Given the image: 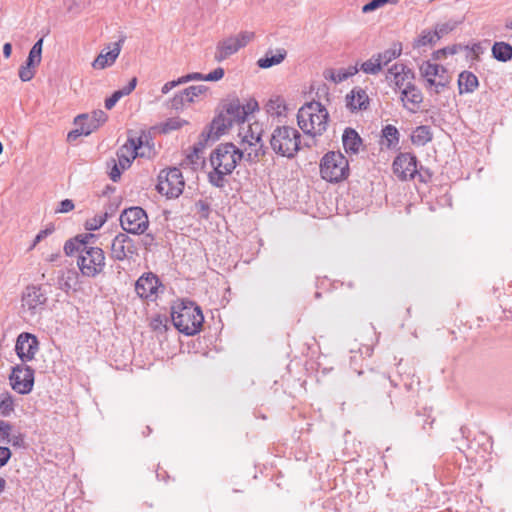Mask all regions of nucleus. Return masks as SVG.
Returning <instances> with one entry per match:
<instances>
[{
  "mask_svg": "<svg viewBox=\"0 0 512 512\" xmlns=\"http://www.w3.org/2000/svg\"><path fill=\"white\" fill-rule=\"evenodd\" d=\"M244 152L233 143H221L210 154L211 171L208 172V182L216 188H224L227 176L231 175L238 162L243 159Z\"/></svg>",
  "mask_w": 512,
  "mask_h": 512,
  "instance_id": "obj_1",
  "label": "nucleus"
},
{
  "mask_svg": "<svg viewBox=\"0 0 512 512\" xmlns=\"http://www.w3.org/2000/svg\"><path fill=\"white\" fill-rule=\"evenodd\" d=\"M171 319L174 327L187 336L197 334L204 322L200 307L188 300L178 301L172 306Z\"/></svg>",
  "mask_w": 512,
  "mask_h": 512,
  "instance_id": "obj_2",
  "label": "nucleus"
},
{
  "mask_svg": "<svg viewBox=\"0 0 512 512\" xmlns=\"http://www.w3.org/2000/svg\"><path fill=\"white\" fill-rule=\"evenodd\" d=\"M328 119L327 109L317 101L306 103L297 113L298 126L312 137L322 135L326 131Z\"/></svg>",
  "mask_w": 512,
  "mask_h": 512,
  "instance_id": "obj_3",
  "label": "nucleus"
},
{
  "mask_svg": "<svg viewBox=\"0 0 512 512\" xmlns=\"http://www.w3.org/2000/svg\"><path fill=\"white\" fill-rule=\"evenodd\" d=\"M272 150L282 157L292 159L301 148V134L291 126H277L270 137Z\"/></svg>",
  "mask_w": 512,
  "mask_h": 512,
  "instance_id": "obj_4",
  "label": "nucleus"
},
{
  "mask_svg": "<svg viewBox=\"0 0 512 512\" xmlns=\"http://www.w3.org/2000/svg\"><path fill=\"white\" fill-rule=\"evenodd\" d=\"M320 174L324 180L338 183L349 175L348 160L342 153L330 151L321 159Z\"/></svg>",
  "mask_w": 512,
  "mask_h": 512,
  "instance_id": "obj_5",
  "label": "nucleus"
},
{
  "mask_svg": "<svg viewBox=\"0 0 512 512\" xmlns=\"http://www.w3.org/2000/svg\"><path fill=\"white\" fill-rule=\"evenodd\" d=\"M105 259V253L101 248L89 244L82 254L78 255L77 266L82 276L95 278L104 271Z\"/></svg>",
  "mask_w": 512,
  "mask_h": 512,
  "instance_id": "obj_6",
  "label": "nucleus"
},
{
  "mask_svg": "<svg viewBox=\"0 0 512 512\" xmlns=\"http://www.w3.org/2000/svg\"><path fill=\"white\" fill-rule=\"evenodd\" d=\"M185 181L177 167L162 170L158 175L157 191L168 199L178 198L184 190Z\"/></svg>",
  "mask_w": 512,
  "mask_h": 512,
  "instance_id": "obj_7",
  "label": "nucleus"
},
{
  "mask_svg": "<svg viewBox=\"0 0 512 512\" xmlns=\"http://www.w3.org/2000/svg\"><path fill=\"white\" fill-rule=\"evenodd\" d=\"M120 224L127 233L139 235L147 230L149 220L143 208L130 207L120 215Z\"/></svg>",
  "mask_w": 512,
  "mask_h": 512,
  "instance_id": "obj_8",
  "label": "nucleus"
},
{
  "mask_svg": "<svg viewBox=\"0 0 512 512\" xmlns=\"http://www.w3.org/2000/svg\"><path fill=\"white\" fill-rule=\"evenodd\" d=\"M11 387L19 394H29L34 386V370L28 365H16L9 376Z\"/></svg>",
  "mask_w": 512,
  "mask_h": 512,
  "instance_id": "obj_9",
  "label": "nucleus"
},
{
  "mask_svg": "<svg viewBox=\"0 0 512 512\" xmlns=\"http://www.w3.org/2000/svg\"><path fill=\"white\" fill-rule=\"evenodd\" d=\"M110 257L115 261L130 260L137 255V247L126 233H118L112 240Z\"/></svg>",
  "mask_w": 512,
  "mask_h": 512,
  "instance_id": "obj_10",
  "label": "nucleus"
},
{
  "mask_svg": "<svg viewBox=\"0 0 512 512\" xmlns=\"http://www.w3.org/2000/svg\"><path fill=\"white\" fill-rule=\"evenodd\" d=\"M420 72L426 78L429 86H435L437 94L449 83V79L446 76L447 70L441 65L425 62L420 67Z\"/></svg>",
  "mask_w": 512,
  "mask_h": 512,
  "instance_id": "obj_11",
  "label": "nucleus"
},
{
  "mask_svg": "<svg viewBox=\"0 0 512 512\" xmlns=\"http://www.w3.org/2000/svg\"><path fill=\"white\" fill-rule=\"evenodd\" d=\"M47 302L46 292L41 286L29 285L22 294V306L27 308L31 315L42 310Z\"/></svg>",
  "mask_w": 512,
  "mask_h": 512,
  "instance_id": "obj_12",
  "label": "nucleus"
},
{
  "mask_svg": "<svg viewBox=\"0 0 512 512\" xmlns=\"http://www.w3.org/2000/svg\"><path fill=\"white\" fill-rule=\"evenodd\" d=\"M393 171L401 180L413 179L418 173L417 157L411 153H400L393 161Z\"/></svg>",
  "mask_w": 512,
  "mask_h": 512,
  "instance_id": "obj_13",
  "label": "nucleus"
},
{
  "mask_svg": "<svg viewBox=\"0 0 512 512\" xmlns=\"http://www.w3.org/2000/svg\"><path fill=\"white\" fill-rule=\"evenodd\" d=\"M38 349L39 341L35 335L28 332L19 334L16 340L15 351L23 362L31 361Z\"/></svg>",
  "mask_w": 512,
  "mask_h": 512,
  "instance_id": "obj_14",
  "label": "nucleus"
},
{
  "mask_svg": "<svg viewBox=\"0 0 512 512\" xmlns=\"http://www.w3.org/2000/svg\"><path fill=\"white\" fill-rule=\"evenodd\" d=\"M142 147L141 138H129L127 142L121 146L117 152L118 163L122 170H125L130 167L132 161L137 156H142L143 153H140L139 150Z\"/></svg>",
  "mask_w": 512,
  "mask_h": 512,
  "instance_id": "obj_15",
  "label": "nucleus"
},
{
  "mask_svg": "<svg viewBox=\"0 0 512 512\" xmlns=\"http://www.w3.org/2000/svg\"><path fill=\"white\" fill-rule=\"evenodd\" d=\"M415 79L414 72L402 63H395L392 65L387 72L386 80L394 82L395 86L399 89H403L405 86L414 84Z\"/></svg>",
  "mask_w": 512,
  "mask_h": 512,
  "instance_id": "obj_16",
  "label": "nucleus"
},
{
  "mask_svg": "<svg viewBox=\"0 0 512 512\" xmlns=\"http://www.w3.org/2000/svg\"><path fill=\"white\" fill-rule=\"evenodd\" d=\"M159 278L152 272L144 273L135 283V291L142 299H150L157 292Z\"/></svg>",
  "mask_w": 512,
  "mask_h": 512,
  "instance_id": "obj_17",
  "label": "nucleus"
},
{
  "mask_svg": "<svg viewBox=\"0 0 512 512\" xmlns=\"http://www.w3.org/2000/svg\"><path fill=\"white\" fill-rule=\"evenodd\" d=\"M233 124L234 122H232L224 113L221 112L217 117L213 119L209 130L207 132H202L201 137L204 138V141H216Z\"/></svg>",
  "mask_w": 512,
  "mask_h": 512,
  "instance_id": "obj_18",
  "label": "nucleus"
},
{
  "mask_svg": "<svg viewBox=\"0 0 512 512\" xmlns=\"http://www.w3.org/2000/svg\"><path fill=\"white\" fill-rule=\"evenodd\" d=\"M95 239L96 236L92 233L79 234L65 242L64 252L67 256H72L75 253L81 255L89 244L94 243Z\"/></svg>",
  "mask_w": 512,
  "mask_h": 512,
  "instance_id": "obj_19",
  "label": "nucleus"
},
{
  "mask_svg": "<svg viewBox=\"0 0 512 512\" xmlns=\"http://www.w3.org/2000/svg\"><path fill=\"white\" fill-rule=\"evenodd\" d=\"M369 104L370 99L367 92L360 87L353 88L351 92L346 95V106L351 112L366 110Z\"/></svg>",
  "mask_w": 512,
  "mask_h": 512,
  "instance_id": "obj_20",
  "label": "nucleus"
},
{
  "mask_svg": "<svg viewBox=\"0 0 512 512\" xmlns=\"http://www.w3.org/2000/svg\"><path fill=\"white\" fill-rule=\"evenodd\" d=\"M125 41V37H121L117 42L113 43V48L106 53H100L96 59L92 62L94 69H104L111 66L118 58L122 44Z\"/></svg>",
  "mask_w": 512,
  "mask_h": 512,
  "instance_id": "obj_21",
  "label": "nucleus"
},
{
  "mask_svg": "<svg viewBox=\"0 0 512 512\" xmlns=\"http://www.w3.org/2000/svg\"><path fill=\"white\" fill-rule=\"evenodd\" d=\"M401 101L404 107L409 111L415 112L419 104L423 101V95L414 84H410L402 89Z\"/></svg>",
  "mask_w": 512,
  "mask_h": 512,
  "instance_id": "obj_22",
  "label": "nucleus"
},
{
  "mask_svg": "<svg viewBox=\"0 0 512 512\" xmlns=\"http://www.w3.org/2000/svg\"><path fill=\"white\" fill-rule=\"evenodd\" d=\"M239 49L240 44L238 40L234 36H230L218 43L214 58L217 62H222Z\"/></svg>",
  "mask_w": 512,
  "mask_h": 512,
  "instance_id": "obj_23",
  "label": "nucleus"
},
{
  "mask_svg": "<svg viewBox=\"0 0 512 512\" xmlns=\"http://www.w3.org/2000/svg\"><path fill=\"white\" fill-rule=\"evenodd\" d=\"M286 56L287 51L284 48L269 49L262 58L258 59L257 65L262 69H268L282 63Z\"/></svg>",
  "mask_w": 512,
  "mask_h": 512,
  "instance_id": "obj_24",
  "label": "nucleus"
},
{
  "mask_svg": "<svg viewBox=\"0 0 512 512\" xmlns=\"http://www.w3.org/2000/svg\"><path fill=\"white\" fill-rule=\"evenodd\" d=\"M342 143L347 153L357 154L362 145V138L355 129L347 127L342 135Z\"/></svg>",
  "mask_w": 512,
  "mask_h": 512,
  "instance_id": "obj_25",
  "label": "nucleus"
},
{
  "mask_svg": "<svg viewBox=\"0 0 512 512\" xmlns=\"http://www.w3.org/2000/svg\"><path fill=\"white\" fill-rule=\"evenodd\" d=\"M251 138L254 139V142L248 141V147L242 150L244 152L243 158L250 163H256L265 154V148L260 135L255 138L252 135Z\"/></svg>",
  "mask_w": 512,
  "mask_h": 512,
  "instance_id": "obj_26",
  "label": "nucleus"
},
{
  "mask_svg": "<svg viewBox=\"0 0 512 512\" xmlns=\"http://www.w3.org/2000/svg\"><path fill=\"white\" fill-rule=\"evenodd\" d=\"M232 122L242 123L246 120L247 112L239 99H233L224 106L223 112Z\"/></svg>",
  "mask_w": 512,
  "mask_h": 512,
  "instance_id": "obj_27",
  "label": "nucleus"
},
{
  "mask_svg": "<svg viewBox=\"0 0 512 512\" xmlns=\"http://www.w3.org/2000/svg\"><path fill=\"white\" fill-rule=\"evenodd\" d=\"M479 86L477 76L470 71H462L458 77L459 93H473Z\"/></svg>",
  "mask_w": 512,
  "mask_h": 512,
  "instance_id": "obj_28",
  "label": "nucleus"
},
{
  "mask_svg": "<svg viewBox=\"0 0 512 512\" xmlns=\"http://www.w3.org/2000/svg\"><path fill=\"white\" fill-rule=\"evenodd\" d=\"M492 56L499 62H508L512 59V45L503 41L495 42L491 49Z\"/></svg>",
  "mask_w": 512,
  "mask_h": 512,
  "instance_id": "obj_29",
  "label": "nucleus"
},
{
  "mask_svg": "<svg viewBox=\"0 0 512 512\" xmlns=\"http://www.w3.org/2000/svg\"><path fill=\"white\" fill-rule=\"evenodd\" d=\"M77 284L78 274L75 270L62 272L61 276L58 277V287L65 292H68L71 289H75Z\"/></svg>",
  "mask_w": 512,
  "mask_h": 512,
  "instance_id": "obj_30",
  "label": "nucleus"
},
{
  "mask_svg": "<svg viewBox=\"0 0 512 512\" xmlns=\"http://www.w3.org/2000/svg\"><path fill=\"white\" fill-rule=\"evenodd\" d=\"M432 132L429 126H418L412 133V143L417 146H424L432 140Z\"/></svg>",
  "mask_w": 512,
  "mask_h": 512,
  "instance_id": "obj_31",
  "label": "nucleus"
},
{
  "mask_svg": "<svg viewBox=\"0 0 512 512\" xmlns=\"http://www.w3.org/2000/svg\"><path fill=\"white\" fill-rule=\"evenodd\" d=\"M382 137L385 140V145L387 148H395L399 144V131L393 125H386L382 129Z\"/></svg>",
  "mask_w": 512,
  "mask_h": 512,
  "instance_id": "obj_32",
  "label": "nucleus"
},
{
  "mask_svg": "<svg viewBox=\"0 0 512 512\" xmlns=\"http://www.w3.org/2000/svg\"><path fill=\"white\" fill-rule=\"evenodd\" d=\"M74 123L76 126L80 127V133H84V136L90 135L93 131H95L98 127L90 121V116L88 114L78 115Z\"/></svg>",
  "mask_w": 512,
  "mask_h": 512,
  "instance_id": "obj_33",
  "label": "nucleus"
},
{
  "mask_svg": "<svg viewBox=\"0 0 512 512\" xmlns=\"http://www.w3.org/2000/svg\"><path fill=\"white\" fill-rule=\"evenodd\" d=\"M14 400L9 392L0 395V415L9 417L15 410Z\"/></svg>",
  "mask_w": 512,
  "mask_h": 512,
  "instance_id": "obj_34",
  "label": "nucleus"
},
{
  "mask_svg": "<svg viewBox=\"0 0 512 512\" xmlns=\"http://www.w3.org/2000/svg\"><path fill=\"white\" fill-rule=\"evenodd\" d=\"M382 65L376 54L372 55V57L365 62H363L360 66V70L365 74L376 75L382 70Z\"/></svg>",
  "mask_w": 512,
  "mask_h": 512,
  "instance_id": "obj_35",
  "label": "nucleus"
},
{
  "mask_svg": "<svg viewBox=\"0 0 512 512\" xmlns=\"http://www.w3.org/2000/svg\"><path fill=\"white\" fill-rule=\"evenodd\" d=\"M43 37L40 38L29 51L26 61L28 65H39L42 59Z\"/></svg>",
  "mask_w": 512,
  "mask_h": 512,
  "instance_id": "obj_36",
  "label": "nucleus"
},
{
  "mask_svg": "<svg viewBox=\"0 0 512 512\" xmlns=\"http://www.w3.org/2000/svg\"><path fill=\"white\" fill-rule=\"evenodd\" d=\"M401 51H402L401 46H399L398 48L394 47V48L387 49L383 52L377 53L376 55L382 65V67H384V66H387L390 62H392L396 58H398L401 55Z\"/></svg>",
  "mask_w": 512,
  "mask_h": 512,
  "instance_id": "obj_37",
  "label": "nucleus"
},
{
  "mask_svg": "<svg viewBox=\"0 0 512 512\" xmlns=\"http://www.w3.org/2000/svg\"><path fill=\"white\" fill-rule=\"evenodd\" d=\"M437 41L434 31L423 30L419 37L414 41V47L420 48L427 45H433Z\"/></svg>",
  "mask_w": 512,
  "mask_h": 512,
  "instance_id": "obj_38",
  "label": "nucleus"
},
{
  "mask_svg": "<svg viewBox=\"0 0 512 512\" xmlns=\"http://www.w3.org/2000/svg\"><path fill=\"white\" fill-rule=\"evenodd\" d=\"M107 221V213L95 215L93 218L85 222V228L88 231H96L100 229Z\"/></svg>",
  "mask_w": 512,
  "mask_h": 512,
  "instance_id": "obj_39",
  "label": "nucleus"
},
{
  "mask_svg": "<svg viewBox=\"0 0 512 512\" xmlns=\"http://www.w3.org/2000/svg\"><path fill=\"white\" fill-rule=\"evenodd\" d=\"M208 87L205 85H192L183 90V94L188 96L191 102H194L195 98L206 93Z\"/></svg>",
  "mask_w": 512,
  "mask_h": 512,
  "instance_id": "obj_40",
  "label": "nucleus"
},
{
  "mask_svg": "<svg viewBox=\"0 0 512 512\" xmlns=\"http://www.w3.org/2000/svg\"><path fill=\"white\" fill-rule=\"evenodd\" d=\"M462 48H463V46L460 44H454L452 46L444 47L442 49L435 51L433 53V58L435 60H440V59L446 57L447 55H454V54L458 53L459 50H461Z\"/></svg>",
  "mask_w": 512,
  "mask_h": 512,
  "instance_id": "obj_41",
  "label": "nucleus"
},
{
  "mask_svg": "<svg viewBox=\"0 0 512 512\" xmlns=\"http://www.w3.org/2000/svg\"><path fill=\"white\" fill-rule=\"evenodd\" d=\"M170 107L174 110L182 109L187 103H192L188 96L183 94V90L174 95V97L169 101Z\"/></svg>",
  "mask_w": 512,
  "mask_h": 512,
  "instance_id": "obj_42",
  "label": "nucleus"
},
{
  "mask_svg": "<svg viewBox=\"0 0 512 512\" xmlns=\"http://www.w3.org/2000/svg\"><path fill=\"white\" fill-rule=\"evenodd\" d=\"M455 26V23L452 22L437 24L434 29L436 39L439 40L452 32L455 29Z\"/></svg>",
  "mask_w": 512,
  "mask_h": 512,
  "instance_id": "obj_43",
  "label": "nucleus"
},
{
  "mask_svg": "<svg viewBox=\"0 0 512 512\" xmlns=\"http://www.w3.org/2000/svg\"><path fill=\"white\" fill-rule=\"evenodd\" d=\"M36 65H28V62L25 61V64L21 65V67L19 68V78L23 81V82H28L30 81L34 75H35V68Z\"/></svg>",
  "mask_w": 512,
  "mask_h": 512,
  "instance_id": "obj_44",
  "label": "nucleus"
},
{
  "mask_svg": "<svg viewBox=\"0 0 512 512\" xmlns=\"http://www.w3.org/2000/svg\"><path fill=\"white\" fill-rule=\"evenodd\" d=\"M397 2H398V0H371L370 2H368L367 4H365L362 7V12L369 13V12L375 11L378 8L383 7L384 5H386L388 3L396 4Z\"/></svg>",
  "mask_w": 512,
  "mask_h": 512,
  "instance_id": "obj_45",
  "label": "nucleus"
},
{
  "mask_svg": "<svg viewBox=\"0 0 512 512\" xmlns=\"http://www.w3.org/2000/svg\"><path fill=\"white\" fill-rule=\"evenodd\" d=\"M365 380L367 381L368 384L371 385H385L387 382V377L383 374H379L374 372L373 370H370L365 375Z\"/></svg>",
  "mask_w": 512,
  "mask_h": 512,
  "instance_id": "obj_46",
  "label": "nucleus"
},
{
  "mask_svg": "<svg viewBox=\"0 0 512 512\" xmlns=\"http://www.w3.org/2000/svg\"><path fill=\"white\" fill-rule=\"evenodd\" d=\"M167 323L166 317L158 315L151 320L150 327L156 332L163 333L167 331Z\"/></svg>",
  "mask_w": 512,
  "mask_h": 512,
  "instance_id": "obj_47",
  "label": "nucleus"
},
{
  "mask_svg": "<svg viewBox=\"0 0 512 512\" xmlns=\"http://www.w3.org/2000/svg\"><path fill=\"white\" fill-rule=\"evenodd\" d=\"M210 210V204L205 200H198L195 203V212L203 219H208Z\"/></svg>",
  "mask_w": 512,
  "mask_h": 512,
  "instance_id": "obj_48",
  "label": "nucleus"
},
{
  "mask_svg": "<svg viewBox=\"0 0 512 512\" xmlns=\"http://www.w3.org/2000/svg\"><path fill=\"white\" fill-rule=\"evenodd\" d=\"M12 430V425L4 420H0V442L9 443L10 442V432Z\"/></svg>",
  "mask_w": 512,
  "mask_h": 512,
  "instance_id": "obj_49",
  "label": "nucleus"
},
{
  "mask_svg": "<svg viewBox=\"0 0 512 512\" xmlns=\"http://www.w3.org/2000/svg\"><path fill=\"white\" fill-rule=\"evenodd\" d=\"M108 167L111 165V170L109 172V177L113 182H117L122 174V169L114 159L107 163Z\"/></svg>",
  "mask_w": 512,
  "mask_h": 512,
  "instance_id": "obj_50",
  "label": "nucleus"
},
{
  "mask_svg": "<svg viewBox=\"0 0 512 512\" xmlns=\"http://www.w3.org/2000/svg\"><path fill=\"white\" fill-rule=\"evenodd\" d=\"M108 116L103 110H95L90 116V121L97 127L106 122Z\"/></svg>",
  "mask_w": 512,
  "mask_h": 512,
  "instance_id": "obj_51",
  "label": "nucleus"
},
{
  "mask_svg": "<svg viewBox=\"0 0 512 512\" xmlns=\"http://www.w3.org/2000/svg\"><path fill=\"white\" fill-rule=\"evenodd\" d=\"M234 37L238 40L240 48H242L246 46L254 38V33L249 31H243Z\"/></svg>",
  "mask_w": 512,
  "mask_h": 512,
  "instance_id": "obj_52",
  "label": "nucleus"
},
{
  "mask_svg": "<svg viewBox=\"0 0 512 512\" xmlns=\"http://www.w3.org/2000/svg\"><path fill=\"white\" fill-rule=\"evenodd\" d=\"M225 71L222 67H218L212 72L205 74V81H219L224 77Z\"/></svg>",
  "mask_w": 512,
  "mask_h": 512,
  "instance_id": "obj_53",
  "label": "nucleus"
},
{
  "mask_svg": "<svg viewBox=\"0 0 512 512\" xmlns=\"http://www.w3.org/2000/svg\"><path fill=\"white\" fill-rule=\"evenodd\" d=\"M205 142L204 139L199 141L198 144H196L194 147H193V152L191 154H189L187 156V158L189 159V161L191 163H196V160L199 159V153L202 151V149L204 148V145H205Z\"/></svg>",
  "mask_w": 512,
  "mask_h": 512,
  "instance_id": "obj_54",
  "label": "nucleus"
},
{
  "mask_svg": "<svg viewBox=\"0 0 512 512\" xmlns=\"http://www.w3.org/2000/svg\"><path fill=\"white\" fill-rule=\"evenodd\" d=\"M180 79L182 84L188 83L190 81H205V74L193 72L180 77Z\"/></svg>",
  "mask_w": 512,
  "mask_h": 512,
  "instance_id": "obj_55",
  "label": "nucleus"
},
{
  "mask_svg": "<svg viewBox=\"0 0 512 512\" xmlns=\"http://www.w3.org/2000/svg\"><path fill=\"white\" fill-rule=\"evenodd\" d=\"M123 97L119 90L115 91L110 97L105 100V108L110 110L116 103Z\"/></svg>",
  "mask_w": 512,
  "mask_h": 512,
  "instance_id": "obj_56",
  "label": "nucleus"
},
{
  "mask_svg": "<svg viewBox=\"0 0 512 512\" xmlns=\"http://www.w3.org/2000/svg\"><path fill=\"white\" fill-rule=\"evenodd\" d=\"M12 456L11 450L6 446H0V468L4 467Z\"/></svg>",
  "mask_w": 512,
  "mask_h": 512,
  "instance_id": "obj_57",
  "label": "nucleus"
},
{
  "mask_svg": "<svg viewBox=\"0 0 512 512\" xmlns=\"http://www.w3.org/2000/svg\"><path fill=\"white\" fill-rule=\"evenodd\" d=\"M74 209V203L70 199H64L59 203L56 213H68Z\"/></svg>",
  "mask_w": 512,
  "mask_h": 512,
  "instance_id": "obj_58",
  "label": "nucleus"
},
{
  "mask_svg": "<svg viewBox=\"0 0 512 512\" xmlns=\"http://www.w3.org/2000/svg\"><path fill=\"white\" fill-rule=\"evenodd\" d=\"M142 245L145 247V249L150 250L152 246L156 245V240L154 235L151 233L145 234L141 239Z\"/></svg>",
  "mask_w": 512,
  "mask_h": 512,
  "instance_id": "obj_59",
  "label": "nucleus"
},
{
  "mask_svg": "<svg viewBox=\"0 0 512 512\" xmlns=\"http://www.w3.org/2000/svg\"><path fill=\"white\" fill-rule=\"evenodd\" d=\"M179 85H182V82H181V79L180 77L176 80H172V81H169L167 83H165L162 88H161V92L162 94H167L169 93L173 88L179 86Z\"/></svg>",
  "mask_w": 512,
  "mask_h": 512,
  "instance_id": "obj_60",
  "label": "nucleus"
},
{
  "mask_svg": "<svg viewBox=\"0 0 512 512\" xmlns=\"http://www.w3.org/2000/svg\"><path fill=\"white\" fill-rule=\"evenodd\" d=\"M137 85V78L136 77H133L129 83L124 86L123 88L119 89V91L121 92V94L123 96H126V95H129L136 87Z\"/></svg>",
  "mask_w": 512,
  "mask_h": 512,
  "instance_id": "obj_61",
  "label": "nucleus"
},
{
  "mask_svg": "<svg viewBox=\"0 0 512 512\" xmlns=\"http://www.w3.org/2000/svg\"><path fill=\"white\" fill-rule=\"evenodd\" d=\"M53 229H45L41 230L35 237L33 244L31 246V249L34 248L41 240H43L45 237H47L49 234H51Z\"/></svg>",
  "mask_w": 512,
  "mask_h": 512,
  "instance_id": "obj_62",
  "label": "nucleus"
},
{
  "mask_svg": "<svg viewBox=\"0 0 512 512\" xmlns=\"http://www.w3.org/2000/svg\"><path fill=\"white\" fill-rule=\"evenodd\" d=\"M84 135V133H80V127L77 126L76 129L70 131L67 135V140L69 142L75 141L78 137Z\"/></svg>",
  "mask_w": 512,
  "mask_h": 512,
  "instance_id": "obj_63",
  "label": "nucleus"
},
{
  "mask_svg": "<svg viewBox=\"0 0 512 512\" xmlns=\"http://www.w3.org/2000/svg\"><path fill=\"white\" fill-rule=\"evenodd\" d=\"M360 70V67H358L357 65H354V66H349L348 68H344V73L347 74V79L354 76L355 74L358 73V71Z\"/></svg>",
  "mask_w": 512,
  "mask_h": 512,
  "instance_id": "obj_64",
  "label": "nucleus"
}]
</instances>
